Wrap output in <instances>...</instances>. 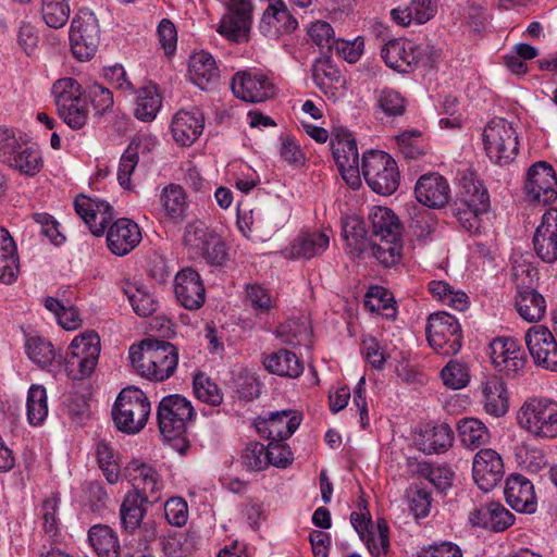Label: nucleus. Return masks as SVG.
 I'll return each mask as SVG.
<instances>
[{"mask_svg":"<svg viewBox=\"0 0 557 557\" xmlns=\"http://www.w3.org/2000/svg\"><path fill=\"white\" fill-rule=\"evenodd\" d=\"M263 366L270 373L288 377H297L304 370L298 357L287 349H280L268 355L263 359Z\"/></svg>","mask_w":557,"mask_h":557,"instance_id":"nucleus-40","label":"nucleus"},{"mask_svg":"<svg viewBox=\"0 0 557 557\" xmlns=\"http://www.w3.org/2000/svg\"><path fill=\"white\" fill-rule=\"evenodd\" d=\"M245 292L246 302L257 315L269 313L275 307V299L262 285L248 284Z\"/></svg>","mask_w":557,"mask_h":557,"instance_id":"nucleus-59","label":"nucleus"},{"mask_svg":"<svg viewBox=\"0 0 557 557\" xmlns=\"http://www.w3.org/2000/svg\"><path fill=\"white\" fill-rule=\"evenodd\" d=\"M332 231L301 232L285 249L289 259H311L322 255L330 246Z\"/></svg>","mask_w":557,"mask_h":557,"instance_id":"nucleus-28","label":"nucleus"},{"mask_svg":"<svg viewBox=\"0 0 557 557\" xmlns=\"http://www.w3.org/2000/svg\"><path fill=\"white\" fill-rule=\"evenodd\" d=\"M426 338L432 349L441 356H455L462 347V330L458 320L444 311L428 319Z\"/></svg>","mask_w":557,"mask_h":557,"instance_id":"nucleus-10","label":"nucleus"},{"mask_svg":"<svg viewBox=\"0 0 557 557\" xmlns=\"http://www.w3.org/2000/svg\"><path fill=\"white\" fill-rule=\"evenodd\" d=\"M437 13V0H411L406 8H396L391 11L395 23L407 27L411 23L425 24Z\"/></svg>","mask_w":557,"mask_h":557,"instance_id":"nucleus-33","label":"nucleus"},{"mask_svg":"<svg viewBox=\"0 0 557 557\" xmlns=\"http://www.w3.org/2000/svg\"><path fill=\"white\" fill-rule=\"evenodd\" d=\"M518 425L534 438L557 437V401L546 397H529L517 411Z\"/></svg>","mask_w":557,"mask_h":557,"instance_id":"nucleus-4","label":"nucleus"},{"mask_svg":"<svg viewBox=\"0 0 557 557\" xmlns=\"http://www.w3.org/2000/svg\"><path fill=\"white\" fill-rule=\"evenodd\" d=\"M371 232L373 239L399 238L403 225L393 210L386 207H373L370 211Z\"/></svg>","mask_w":557,"mask_h":557,"instance_id":"nucleus-35","label":"nucleus"},{"mask_svg":"<svg viewBox=\"0 0 557 557\" xmlns=\"http://www.w3.org/2000/svg\"><path fill=\"white\" fill-rule=\"evenodd\" d=\"M3 164L22 175L33 177L41 171L44 160L38 145L32 141L27 135H24L15 146L14 152L8 156Z\"/></svg>","mask_w":557,"mask_h":557,"instance_id":"nucleus-25","label":"nucleus"},{"mask_svg":"<svg viewBox=\"0 0 557 557\" xmlns=\"http://www.w3.org/2000/svg\"><path fill=\"white\" fill-rule=\"evenodd\" d=\"M100 355V338L94 331L76 336L65 356V371L70 379L77 381L89 377L95 371Z\"/></svg>","mask_w":557,"mask_h":557,"instance_id":"nucleus-8","label":"nucleus"},{"mask_svg":"<svg viewBox=\"0 0 557 557\" xmlns=\"http://www.w3.org/2000/svg\"><path fill=\"white\" fill-rule=\"evenodd\" d=\"M96 455L99 468L110 484L117 482L120 466L114 449L106 442L100 441L96 446Z\"/></svg>","mask_w":557,"mask_h":557,"instance_id":"nucleus-62","label":"nucleus"},{"mask_svg":"<svg viewBox=\"0 0 557 557\" xmlns=\"http://www.w3.org/2000/svg\"><path fill=\"white\" fill-rule=\"evenodd\" d=\"M28 358L44 370H49L55 359V350L52 344L41 337H28L25 343Z\"/></svg>","mask_w":557,"mask_h":557,"instance_id":"nucleus-54","label":"nucleus"},{"mask_svg":"<svg viewBox=\"0 0 557 557\" xmlns=\"http://www.w3.org/2000/svg\"><path fill=\"white\" fill-rule=\"evenodd\" d=\"M458 433L461 443L476 449L490 442V432L485 424L475 418H466L458 423Z\"/></svg>","mask_w":557,"mask_h":557,"instance_id":"nucleus-48","label":"nucleus"},{"mask_svg":"<svg viewBox=\"0 0 557 557\" xmlns=\"http://www.w3.org/2000/svg\"><path fill=\"white\" fill-rule=\"evenodd\" d=\"M194 394L200 401L210 406H219L223 401V394L216 383H214L205 373H198L194 376Z\"/></svg>","mask_w":557,"mask_h":557,"instance_id":"nucleus-61","label":"nucleus"},{"mask_svg":"<svg viewBox=\"0 0 557 557\" xmlns=\"http://www.w3.org/2000/svg\"><path fill=\"white\" fill-rule=\"evenodd\" d=\"M441 379L445 386L451 389H460L470 381L469 370L466 364L450 360L441 371Z\"/></svg>","mask_w":557,"mask_h":557,"instance_id":"nucleus-64","label":"nucleus"},{"mask_svg":"<svg viewBox=\"0 0 557 557\" xmlns=\"http://www.w3.org/2000/svg\"><path fill=\"white\" fill-rule=\"evenodd\" d=\"M194 417L189 400L181 395H169L161 399L157 409L158 426L165 441L180 454H185L189 443L185 437L187 423Z\"/></svg>","mask_w":557,"mask_h":557,"instance_id":"nucleus-2","label":"nucleus"},{"mask_svg":"<svg viewBox=\"0 0 557 557\" xmlns=\"http://www.w3.org/2000/svg\"><path fill=\"white\" fill-rule=\"evenodd\" d=\"M331 149L337 166L359 161L357 141L347 129H335L331 139Z\"/></svg>","mask_w":557,"mask_h":557,"instance_id":"nucleus-42","label":"nucleus"},{"mask_svg":"<svg viewBox=\"0 0 557 557\" xmlns=\"http://www.w3.org/2000/svg\"><path fill=\"white\" fill-rule=\"evenodd\" d=\"M485 411L494 417L505 416L509 408L508 392L505 383L497 376L486 380L483 385Z\"/></svg>","mask_w":557,"mask_h":557,"instance_id":"nucleus-38","label":"nucleus"},{"mask_svg":"<svg viewBox=\"0 0 557 557\" xmlns=\"http://www.w3.org/2000/svg\"><path fill=\"white\" fill-rule=\"evenodd\" d=\"M51 92L57 108L83 98L81 84L72 77H63L55 81Z\"/></svg>","mask_w":557,"mask_h":557,"instance_id":"nucleus-60","label":"nucleus"},{"mask_svg":"<svg viewBox=\"0 0 557 557\" xmlns=\"http://www.w3.org/2000/svg\"><path fill=\"white\" fill-rule=\"evenodd\" d=\"M188 74L190 81L203 90L215 85L220 78V70L214 58L202 50L189 58Z\"/></svg>","mask_w":557,"mask_h":557,"instance_id":"nucleus-32","label":"nucleus"},{"mask_svg":"<svg viewBox=\"0 0 557 557\" xmlns=\"http://www.w3.org/2000/svg\"><path fill=\"white\" fill-rule=\"evenodd\" d=\"M417 200L432 209L445 207L450 199V187L447 180L438 173L422 175L414 186Z\"/></svg>","mask_w":557,"mask_h":557,"instance_id":"nucleus-26","label":"nucleus"},{"mask_svg":"<svg viewBox=\"0 0 557 557\" xmlns=\"http://www.w3.org/2000/svg\"><path fill=\"white\" fill-rule=\"evenodd\" d=\"M48 416L47 392L42 385H32L27 395V419L32 425L41 424Z\"/></svg>","mask_w":557,"mask_h":557,"instance_id":"nucleus-58","label":"nucleus"},{"mask_svg":"<svg viewBox=\"0 0 557 557\" xmlns=\"http://www.w3.org/2000/svg\"><path fill=\"white\" fill-rule=\"evenodd\" d=\"M483 144L487 157L498 165L511 163L519 151L516 129L505 119H493L483 131Z\"/></svg>","mask_w":557,"mask_h":557,"instance_id":"nucleus-9","label":"nucleus"},{"mask_svg":"<svg viewBox=\"0 0 557 557\" xmlns=\"http://www.w3.org/2000/svg\"><path fill=\"white\" fill-rule=\"evenodd\" d=\"M160 203L166 216L173 221H181L188 208L184 189L175 184H170L162 189Z\"/></svg>","mask_w":557,"mask_h":557,"instance_id":"nucleus-44","label":"nucleus"},{"mask_svg":"<svg viewBox=\"0 0 557 557\" xmlns=\"http://www.w3.org/2000/svg\"><path fill=\"white\" fill-rule=\"evenodd\" d=\"M150 412L147 395L137 387L128 386L117 395L112 407V419L119 431L137 434L146 426Z\"/></svg>","mask_w":557,"mask_h":557,"instance_id":"nucleus-5","label":"nucleus"},{"mask_svg":"<svg viewBox=\"0 0 557 557\" xmlns=\"http://www.w3.org/2000/svg\"><path fill=\"white\" fill-rule=\"evenodd\" d=\"M454 434L446 423L428 429L422 434L423 450L430 454L445 451L453 445Z\"/></svg>","mask_w":557,"mask_h":557,"instance_id":"nucleus-55","label":"nucleus"},{"mask_svg":"<svg viewBox=\"0 0 557 557\" xmlns=\"http://www.w3.org/2000/svg\"><path fill=\"white\" fill-rule=\"evenodd\" d=\"M231 87L236 98L251 103L264 102L275 96L273 81L256 69L235 73Z\"/></svg>","mask_w":557,"mask_h":557,"instance_id":"nucleus-12","label":"nucleus"},{"mask_svg":"<svg viewBox=\"0 0 557 557\" xmlns=\"http://www.w3.org/2000/svg\"><path fill=\"white\" fill-rule=\"evenodd\" d=\"M88 542L98 557H120L121 546L116 532L106 524L92 525Z\"/></svg>","mask_w":557,"mask_h":557,"instance_id":"nucleus-37","label":"nucleus"},{"mask_svg":"<svg viewBox=\"0 0 557 557\" xmlns=\"http://www.w3.org/2000/svg\"><path fill=\"white\" fill-rule=\"evenodd\" d=\"M515 306L519 315L527 322H537L546 312L545 298L534 288H518Z\"/></svg>","mask_w":557,"mask_h":557,"instance_id":"nucleus-36","label":"nucleus"},{"mask_svg":"<svg viewBox=\"0 0 557 557\" xmlns=\"http://www.w3.org/2000/svg\"><path fill=\"white\" fill-rule=\"evenodd\" d=\"M455 202H463L466 206L476 208V210L487 211L490 206V196L480 181L463 178L462 191Z\"/></svg>","mask_w":557,"mask_h":557,"instance_id":"nucleus-56","label":"nucleus"},{"mask_svg":"<svg viewBox=\"0 0 557 557\" xmlns=\"http://www.w3.org/2000/svg\"><path fill=\"white\" fill-rule=\"evenodd\" d=\"M387 66L408 73L416 67H432L438 59V51L428 42L417 44L405 38L388 40L381 49Z\"/></svg>","mask_w":557,"mask_h":557,"instance_id":"nucleus-3","label":"nucleus"},{"mask_svg":"<svg viewBox=\"0 0 557 557\" xmlns=\"http://www.w3.org/2000/svg\"><path fill=\"white\" fill-rule=\"evenodd\" d=\"M205 119L199 110L176 112L171 122V133L176 144L191 146L202 134Z\"/></svg>","mask_w":557,"mask_h":557,"instance_id":"nucleus-29","label":"nucleus"},{"mask_svg":"<svg viewBox=\"0 0 557 557\" xmlns=\"http://www.w3.org/2000/svg\"><path fill=\"white\" fill-rule=\"evenodd\" d=\"M107 245L109 250L119 257L133 251L141 242V231L134 221L122 218L108 225Z\"/></svg>","mask_w":557,"mask_h":557,"instance_id":"nucleus-23","label":"nucleus"},{"mask_svg":"<svg viewBox=\"0 0 557 557\" xmlns=\"http://www.w3.org/2000/svg\"><path fill=\"white\" fill-rule=\"evenodd\" d=\"M504 495L507 504L518 512L533 513L537 508L534 485L522 474L512 473L506 479Z\"/></svg>","mask_w":557,"mask_h":557,"instance_id":"nucleus-24","label":"nucleus"},{"mask_svg":"<svg viewBox=\"0 0 557 557\" xmlns=\"http://www.w3.org/2000/svg\"><path fill=\"white\" fill-rule=\"evenodd\" d=\"M100 42L98 18L92 12L83 11L71 24L70 44L73 55L79 61L90 60Z\"/></svg>","mask_w":557,"mask_h":557,"instance_id":"nucleus-11","label":"nucleus"},{"mask_svg":"<svg viewBox=\"0 0 557 557\" xmlns=\"http://www.w3.org/2000/svg\"><path fill=\"white\" fill-rule=\"evenodd\" d=\"M533 249L546 263L557 260V208H549L541 219L533 235Z\"/></svg>","mask_w":557,"mask_h":557,"instance_id":"nucleus-22","label":"nucleus"},{"mask_svg":"<svg viewBox=\"0 0 557 557\" xmlns=\"http://www.w3.org/2000/svg\"><path fill=\"white\" fill-rule=\"evenodd\" d=\"M74 209L95 236H102L113 219V208L98 198L78 195L74 200Z\"/></svg>","mask_w":557,"mask_h":557,"instance_id":"nucleus-19","label":"nucleus"},{"mask_svg":"<svg viewBox=\"0 0 557 557\" xmlns=\"http://www.w3.org/2000/svg\"><path fill=\"white\" fill-rule=\"evenodd\" d=\"M429 292L438 301L447 305L458 311L468 308L469 298L462 290H455L445 281H432L429 283Z\"/></svg>","mask_w":557,"mask_h":557,"instance_id":"nucleus-52","label":"nucleus"},{"mask_svg":"<svg viewBox=\"0 0 557 557\" xmlns=\"http://www.w3.org/2000/svg\"><path fill=\"white\" fill-rule=\"evenodd\" d=\"M183 240L190 253L202 258L210 265L221 267L228 258L222 237L201 221L186 225Z\"/></svg>","mask_w":557,"mask_h":557,"instance_id":"nucleus-6","label":"nucleus"},{"mask_svg":"<svg viewBox=\"0 0 557 557\" xmlns=\"http://www.w3.org/2000/svg\"><path fill=\"white\" fill-rule=\"evenodd\" d=\"M251 22V0H230L227 12L220 20L215 30L232 42H246L249 39Z\"/></svg>","mask_w":557,"mask_h":557,"instance_id":"nucleus-13","label":"nucleus"},{"mask_svg":"<svg viewBox=\"0 0 557 557\" xmlns=\"http://www.w3.org/2000/svg\"><path fill=\"white\" fill-rule=\"evenodd\" d=\"M146 502L139 492H129L126 494L121 508V524L126 531H135L145 516L143 504Z\"/></svg>","mask_w":557,"mask_h":557,"instance_id":"nucleus-47","label":"nucleus"},{"mask_svg":"<svg viewBox=\"0 0 557 557\" xmlns=\"http://www.w3.org/2000/svg\"><path fill=\"white\" fill-rule=\"evenodd\" d=\"M524 190L530 201L550 203L557 199V177L552 165L539 161L527 173Z\"/></svg>","mask_w":557,"mask_h":557,"instance_id":"nucleus-15","label":"nucleus"},{"mask_svg":"<svg viewBox=\"0 0 557 557\" xmlns=\"http://www.w3.org/2000/svg\"><path fill=\"white\" fill-rule=\"evenodd\" d=\"M490 357L493 366L507 376L522 373L527 355L521 345L512 337H497L490 344Z\"/></svg>","mask_w":557,"mask_h":557,"instance_id":"nucleus-14","label":"nucleus"},{"mask_svg":"<svg viewBox=\"0 0 557 557\" xmlns=\"http://www.w3.org/2000/svg\"><path fill=\"white\" fill-rule=\"evenodd\" d=\"M417 473L426 479L441 493L453 486L455 472L446 465L433 466L430 462H419Z\"/></svg>","mask_w":557,"mask_h":557,"instance_id":"nucleus-51","label":"nucleus"},{"mask_svg":"<svg viewBox=\"0 0 557 557\" xmlns=\"http://www.w3.org/2000/svg\"><path fill=\"white\" fill-rule=\"evenodd\" d=\"M41 15L49 27L60 28L70 17V5L66 0H41Z\"/></svg>","mask_w":557,"mask_h":557,"instance_id":"nucleus-63","label":"nucleus"},{"mask_svg":"<svg viewBox=\"0 0 557 557\" xmlns=\"http://www.w3.org/2000/svg\"><path fill=\"white\" fill-rule=\"evenodd\" d=\"M312 78L315 86L327 97H335L338 86L344 82L341 71L329 58L317 60L312 67Z\"/></svg>","mask_w":557,"mask_h":557,"instance_id":"nucleus-39","label":"nucleus"},{"mask_svg":"<svg viewBox=\"0 0 557 557\" xmlns=\"http://www.w3.org/2000/svg\"><path fill=\"white\" fill-rule=\"evenodd\" d=\"M123 293L127 297L133 310L139 317H148L157 311L158 302L143 286L133 282H124Z\"/></svg>","mask_w":557,"mask_h":557,"instance_id":"nucleus-45","label":"nucleus"},{"mask_svg":"<svg viewBox=\"0 0 557 557\" xmlns=\"http://www.w3.org/2000/svg\"><path fill=\"white\" fill-rule=\"evenodd\" d=\"M373 257L384 267H393L400 262L403 257V239L387 238L373 239L371 244Z\"/></svg>","mask_w":557,"mask_h":557,"instance_id":"nucleus-53","label":"nucleus"},{"mask_svg":"<svg viewBox=\"0 0 557 557\" xmlns=\"http://www.w3.org/2000/svg\"><path fill=\"white\" fill-rule=\"evenodd\" d=\"M350 522L371 555L380 556L386 553L389 546V528L384 519H377L374 527L370 512L364 507V511L350 515Z\"/></svg>","mask_w":557,"mask_h":557,"instance_id":"nucleus-16","label":"nucleus"},{"mask_svg":"<svg viewBox=\"0 0 557 557\" xmlns=\"http://www.w3.org/2000/svg\"><path fill=\"white\" fill-rule=\"evenodd\" d=\"M128 358L139 376L151 382H163L177 368L178 350L169 342L147 338L131 346Z\"/></svg>","mask_w":557,"mask_h":557,"instance_id":"nucleus-1","label":"nucleus"},{"mask_svg":"<svg viewBox=\"0 0 557 557\" xmlns=\"http://www.w3.org/2000/svg\"><path fill=\"white\" fill-rule=\"evenodd\" d=\"M298 27V21L289 12L284 0H268L259 23L260 32L270 38L290 34Z\"/></svg>","mask_w":557,"mask_h":557,"instance_id":"nucleus-21","label":"nucleus"},{"mask_svg":"<svg viewBox=\"0 0 557 557\" xmlns=\"http://www.w3.org/2000/svg\"><path fill=\"white\" fill-rule=\"evenodd\" d=\"M470 522L474 527L500 532L515 522V516L498 502L487 503L470 513Z\"/></svg>","mask_w":557,"mask_h":557,"instance_id":"nucleus-31","label":"nucleus"},{"mask_svg":"<svg viewBox=\"0 0 557 557\" xmlns=\"http://www.w3.org/2000/svg\"><path fill=\"white\" fill-rule=\"evenodd\" d=\"M162 104V98L154 85L144 86L136 97L135 116L143 122L156 119Z\"/></svg>","mask_w":557,"mask_h":557,"instance_id":"nucleus-46","label":"nucleus"},{"mask_svg":"<svg viewBox=\"0 0 557 557\" xmlns=\"http://www.w3.org/2000/svg\"><path fill=\"white\" fill-rule=\"evenodd\" d=\"M473 480L480 490H493L504 475V463L500 455L491 448L479 450L472 462Z\"/></svg>","mask_w":557,"mask_h":557,"instance_id":"nucleus-20","label":"nucleus"},{"mask_svg":"<svg viewBox=\"0 0 557 557\" xmlns=\"http://www.w3.org/2000/svg\"><path fill=\"white\" fill-rule=\"evenodd\" d=\"M301 417L294 410L272 412L269 418L257 422L258 433L269 441H285L298 429Z\"/></svg>","mask_w":557,"mask_h":557,"instance_id":"nucleus-27","label":"nucleus"},{"mask_svg":"<svg viewBox=\"0 0 557 557\" xmlns=\"http://www.w3.org/2000/svg\"><path fill=\"white\" fill-rule=\"evenodd\" d=\"M159 545L154 528H144L125 546L126 557H153Z\"/></svg>","mask_w":557,"mask_h":557,"instance_id":"nucleus-50","label":"nucleus"},{"mask_svg":"<svg viewBox=\"0 0 557 557\" xmlns=\"http://www.w3.org/2000/svg\"><path fill=\"white\" fill-rule=\"evenodd\" d=\"M174 295L187 310H198L206 301V288L200 274L193 268H184L174 277Z\"/></svg>","mask_w":557,"mask_h":557,"instance_id":"nucleus-17","label":"nucleus"},{"mask_svg":"<svg viewBox=\"0 0 557 557\" xmlns=\"http://www.w3.org/2000/svg\"><path fill=\"white\" fill-rule=\"evenodd\" d=\"M134 471L133 492H139L146 502L153 503L158 500L160 498L159 492L162 488V482L158 472L147 465H139Z\"/></svg>","mask_w":557,"mask_h":557,"instance_id":"nucleus-41","label":"nucleus"},{"mask_svg":"<svg viewBox=\"0 0 557 557\" xmlns=\"http://www.w3.org/2000/svg\"><path fill=\"white\" fill-rule=\"evenodd\" d=\"M311 335V326L306 319L286 320L275 330V336L290 346H308Z\"/></svg>","mask_w":557,"mask_h":557,"instance_id":"nucleus-43","label":"nucleus"},{"mask_svg":"<svg viewBox=\"0 0 557 557\" xmlns=\"http://www.w3.org/2000/svg\"><path fill=\"white\" fill-rule=\"evenodd\" d=\"M60 498L52 494L45 498L38 510V517L41 520V528L45 534L53 542H58L61 535L59 518Z\"/></svg>","mask_w":557,"mask_h":557,"instance_id":"nucleus-49","label":"nucleus"},{"mask_svg":"<svg viewBox=\"0 0 557 557\" xmlns=\"http://www.w3.org/2000/svg\"><path fill=\"white\" fill-rule=\"evenodd\" d=\"M156 146V138L150 135H138L132 139L122 154L117 169V181L124 189H132L131 176L135 171L139 153L150 151Z\"/></svg>","mask_w":557,"mask_h":557,"instance_id":"nucleus-30","label":"nucleus"},{"mask_svg":"<svg viewBox=\"0 0 557 557\" xmlns=\"http://www.w3.org/2000/svg\"><path fill=\"white\" fill-rule=\"evenodd\" d=\"M361 173L368 186L379 195L389 196L399 186L397 163L384 151L370 150L363 153Z\"/></svg>","mask_w":557,"mask_h":557,"instance_id":"nucleus-7","label":"nucleus"},{"mask_svg":"<svg viewBox=\"0 0 557 557\" xmlns=\"http://www.w3.org/2000/svg\"><path fill=\"white\" fill-rule=\"evenodd\" d=\"M525 343L534 362L544 369L557 370V342L544 325H534L525 334Z\"/></svg>","mask_w":557,"mask_h":557,"instance_id":"nucleus-18","label":"nucleus"},{"mask_svg":"<svg viewBox=\"0 0 557 557\" xmlns=\"http://www.w3.org/2000/svg\"><path fill=\"white\" fill-rule=\"evenodd\" d=\"M20 272L17 246L10 232L0 226V282L12 284Z\"/></svg>","mask_w":557,"mask_h":557,"instance_id":"nucleus-34","label":"nucleus"},{"mask_svg":"<svg viewBox=\"0 0 557 557\" xmlns=\"http://www.w3.org/2000/svg\"><path fill=\"white\" fill-rule=\"evenodd\" d=\"M60 119L72 129H82L89 119V106L85 98L57 108Z\"/></svg>","mask_w":557,"mask_h":557,"instance_id":"nucleus-57","label":"nucleus"}]
</instances>
